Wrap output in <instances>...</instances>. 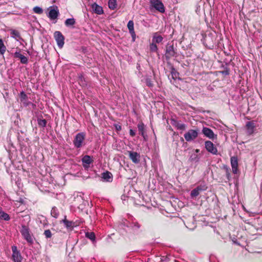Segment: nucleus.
Listing matches in <instances>:
<instances>
[{"label":"nucleus","mask_w":262,"mask_h":262,"mask_svg":"<svg viewBox=\"0 0 262 262\" xmlns=\"http://www.w3.org/2000/svg\"><path fill=\"white\" fill-rule=\"evenodd\" d=\"M20 232L23 237L27 241L29 245H31L34 243V236L31 233L29 228L25 225H22Z\"/></svg>","instance_id":"nucleus-1"},{"label":"nucleus","mask_w":262,"mask_h":262,"mask_svg":"<svg viewBox=\"0 0 262 262\" xmlns=\"http://www.w3.org/2000/svg\"><path fill=\"white\" fill-rule=\"evenodd\" d=\"M85 138V134L84 132H80L76 134L73 140L74 146L79 148L82 147Z\"/></svg>","instance_id":"nucleus-2"},{"label":"nucleus","mask_w":262,"mask_h":262,"mask_svg":"<svg viewBox=\"0 0 262 262\" xmlns=\"http://www.w3.org/2000/svg\"><path fill=\"white\" fill-rule=\"evenodd\" d=\"M150 6L161 13L165 12V7L160 0H150Z\"/></svg>","instance_id":"nucleus-3"},{"label":"nucleus","mask_w":262,"mask_h":262,"mask_svg":"<svg viewBox=\"0 0 262 262\" xmlns=\"http://www.w3.org/2000/svg\"><path fill=\"white\" fill-rule=\"evenodd\" d=\"M48 10H49V12L48 14V16L50 19L54 20L58 17L59 14V12L57 6L55 5L50 6L48 8Z\"/></svg>","instance_id":"nucleus-4"},{"label":"nucleus","mask_w":262,"mask_h":262,"mask_svg":"<svg viewBox=\"0 0 262 262\" xmlns=\"http://www.w3.org/2000/svg\"><path fill=\"white\" fill-rule=\"evenodd\" d=\"M54 38L59 48H62L64 43V37L62 33L58 31H55L54 34Z\"/></svg>","instance_id":"nucleus-5"},{"label":"nucleus","mask_w":262,"mask_h":262,"mask_svg":"<svg viewBox=\"0 0 262 262\" xmlns=\"http://www.w3.org/2000/svg\"><path fill=\"white\" fill-rule=\"evenodd\" d=\"M198 136V132L196 130L189 129L184 135L185 139L187 142H190L194 140Z\"/></svg>","instance_id":"nucleus-6"},{"label":"nucleus","mask_w":262,"mask_h":262,"mask_svg":"<svg viewBox=\"0 0 262 262\" xmlns=\"http://www.w3.org/2000/svg\"><path fill=\"white\" fill-rule=\"evenodd\" d=\"M205 147L206 149L209 152L213 155H217V149L213 143L210 141H206L205 142Z\"/></svg>","instance_id":"nucleus-7"},{"label":"nucleus","mask_w":262,"mask_h":262,"mask_svg":"<svg viewBox=\"0 0 262 262\" xmlns=\"http://www.w3.org/2000/svg\"><path fill=\"white\" fill-rule=\"evenodd\" d=\"M246 128V132L248 135H252L255 130L256 127V121L252 120L246 122L245 125Z\"/></svg>","instance_id":"nucleus-8"},{"label":"nucleus","mask_w":262,"mask_h":262,"mask_svg":"<svg viewBox=\"0 0 262 262\" xmlns=\"http://www.w3.org/2000/svg\"><path fill=\"white\" fill-rule=\"evenodd\" d=\"M202 132L205 136L210 139L213 140L217 138V135H215L212 130L209 128L204 127Z\"/></svg>","instance_id":"nucleus-9"},{"label":"nucleus","mask_w":262,"mask_h":262,"mask_svg":"<svg viewBox=\"0 0 262 262\" xmlns=\"http://www.w3.org/2000/svg\"><path fill=\"white\" fill-rule=\"evenodd\" d=\"M12 258L15 262H21V256L20 252L17 250V247L15 246L12 247Z\"/></svg>","instance_id":"nucleus-10"},{"label":"nucleus","mask_w":262,"mask_h":262,"mask_svg":"<svg viewBox=\"0 0 262 262\" xmlns=\"http://www.w3.org/2000/svg\"><path fill=\"white\" fill-rule=\"evenodd\" d=\"M176 52L173 45L166 47L165 57L166 59H169L172 57L175 56Z\"/></svg>","instance_id":"nucleus-11"},{"label":"nucleus","mask_w":262,"mask_h":262,"mask_svg":"<svg viewBox=\"0 0 262 262\" xmlns=\"http://www.w3.org/2000/svg\"><path fill=\"white\" fill-rule=\"evenodd\" d=\"M128 156L132 162L137 164L140 162V154L135 151H128Z\"/></svg>","instance_id":"nucleus-12"},{"label":"nucleus","mask_w":262,"mask_h":262,"mask_svg":"<svg viewBox=\"0 0 262 262\" xmlns=\"http://www.w3.org/2000/svg\"><path fill=\"white\" fill-rule=\"evenodd\" d=\"M127 26L129 32L131 35L132 41H135L136 38V35L134 30V21L131 20H129L127 23Z\"/></svg>","instance_id":"nucleus-13"},{"label":"nucleus","mask_w":262,"mask_h":262,"mask_svg":"<svg viewBox=\"0 0 262 262\" xmlns=\"http://www.w3.org/2000/svg\"><path fill=\"white\" fill-rule=\"evenodd\" d=\"M61 222L63 223L64 226L68 229L72 230L74 227L77 226L78 225L75 222L70 221L66 219V216L62 220Z\"/></svg>","instance_id":"nucleus-14"},{"label":"nucleus","mask_w":262,"mask_h":262,"mask_svg":"<svg viewBox=\"0 0 262 262\" xmlns=\"http://www.w3.org/2000/svg\"><path fill=\"white\" fill-rule=\"evenodd\" d=\"M206 188L207 187L205 186H198L196 188L191 191V197L192 198L196 197L199 195L200 191H204Z\"/></svg>","instance_id":"nucleus-15"},{"label":"nucleus","mask_w":262,"mask_h":262,"mask_svg":"<svg viewBox=\"0 0 262 262\" xmlns=\"http://www.w3.org/2000/svg\"><path fill=\"white\" fill-rule=\"evenodd\" d=\"M14 57L16 58H19L20 62L23 64H27L28 62V58L22 55L20 52H15L14 53Z\"/></svg>","instance_id":"nucleus-16"},{"label":"nucleus","mask_w":262,"mask_h":262,"mask_svg":"<svg viewBox=\"0 0 262 262\" xmlns=\"http://www.w3.org/2000/svg\"><path fill=\"white\" fill-rule=\"evenodd\" d=\"M231 165L233 173L234 174L237 173L238 170V161L236 157H232L231 158Z\"/></svg>","instance_id":"nucleus-17"},{"label":"nucleus","mask_w":262,"mask_h":262,"mask_svg":"<svg viewBox=\"0 0 262 262\" xmlns=\"http://www.w3.org/2000/svg\"><path fill=\"white\" fill-rule=\"evenodd\" d=\"M82 162L84 167H89L90 164L93 162V160L90 156L85 155L82 158Z\"/></svg>","instance_id":"nucleus-18"},{"label":"nucleus","mask_w":262,"mask_h":262,"mask_svg":"<svg viewBox=\"0 0 262 262\" xmlns=\"http://www.w3.org/2000/svg\"><path fill=\"white\" fill-rule=\"evenodd\" d=\"M19 97L20 101L24 104L25 106H28L29 104L28 102V98L27 95L24 91H21L19 94Z\"/></svg>","instance_id":"nucleus-19"},{"label":"nucleus","mask_w":262,"mask_h":262,"mask_svg":"<svg viewBox=\"0 0 262 262\" xmlns=\"http://www.w3.org/2000/svg\"><path fill=\"white\" fill-rule=\"evenodd\" d=\"M92 8L94 12L99 15L103 13V10L102 7L97 5L96 3H94L92 5Z\"/></svg>","instance_id":"nucleus-20"},{"label":"nucleus","mask_w":262,"mask_h":262,"mask_svg":"<svg viewBox=\"0 0 262 262\" xmlns=\"http://www.w3.org/2000/svg\"><path fill=\"white\" fill-rule=\"evenodd\" d=\"M102 178L104 181L110 182L113 180V175L110 172L107 171L102 173Z\"/></svg>","instance_id":"nucleus-21"},{"label":"nucleus","mask_w":262,"mask_h":262,"mask_svg":"<svg viewBox=\"0 0 262 262\" xmlns=\"http://www.w3.org/2000/svg\"><path fill=\"white\" fill-rule=\"evenodd\" d=\"M140 226H141L139 223L136 221H132L129 226V227L134 231H137L140 228Z\"/></svg>","instance_id":"nucleus-22"},{"label":"nucleus","mask_w":262,"mask_h":262,"mask_svg":"<svg viewBox=\"0 0 262 262\" xmlns=\"http://www.w3.org/2000/svg\"><path fill=\"white\" fill-rule=\"evenodd\" d=\"M138 128L139 132V134H140L144 139H145V126L144 124L141 122L138 124Z\"/></svg>","instance_id":"nucleus-23"},{"label":"nucleus","mask_w":262,"mask_h":262,"mask_svg":"<svg viewBox=\"0 0 262 262\" xmlns=\"http://www.w3.org/2000/svg\"><path fill=\"white\" fill-rule=\"evenodd\" d=\"M163 38L159 35L157 32L155 33L153 35L152 41L156 43H159L162 41Z\"/></svg>","instance_id":"nucleus-24"},{"label":"nucleus","mask_w":262,"mask_h":262,"mask_svg":"<svg viewBox=\"0 0 262 262\" xmlns=\"http://www.w3.org/2000/svg\"><path fill=\"white\" fill-rule=\"evenodd\" d=\"M78 81L79 84L82 87H85L87 85V82L82 74L78 75Z\"/></svg>","instance_id":"nucleus-25"},{"label":"nucleus","mask_w":262,"mask_h":262,"mask_svg":"<svg viewBox=\"0 0 262 262\" xmlns=\"http://www.w3.org/2000/svg\"><path fill=\"white\" fill-rule=\"evenodd\" d=\"M0 219L4 220L6 221H8L10 220V217L8 214L3 211L2 208H0Z\"/></svg>","instance_id":"nucleus-26"},{"label":"nucleus","mask_w":262,"mask_h":262,"mask_svg":"<svg viewBox=\"0 0 262 262\" xmlns=\"http://www.w3.org/2000/svg\"><path fill=\"white\" fill-rule=\"evenodd\" d=\"M10 34L11 37L15 39H17L21 38L19 32L16 30H11Z\"/></svg>","instance_id":"nucleus-27"},{"label":"nucleus","mask_w":262,"mask_h":262,"mask_svg":"<svg viewBox=\"0 0 262 262\" xmlns=\"http://www.w3.org/2000/svg\"><path fill=\"white\" fill-rule=\"evenodd\" d=\"M170 73L171 74L172 79H173L174 80L179 78V73L172 66L171 67Z\"/></svg>","instance_id":"nucleus-28"},{"label":"nucleus","mask_w":262,"mask_h":262,"mask_svg":"<svg viewBox=\"0 0 262 262\" xmlns=\"http://www.w3.org/2000/svg\"><path fill=\"white\" fill-rule=\"evenodd\" d=\"M108 8L114 10L117 7V0H109L108 3Z\"/></svg>","instance_id":"nucleus-29"},{"label":"nucleus","mask_w":262,"mask_h":262,"mask_svg":"<svg viewBox=\"0 0 262 262\" xmlns=\"http://www.w3.org/2000/svg\"><path fill=\"white\" fill-rule=\"evenodd\" d=\"M75 20L74 18H68L66 20L64 24L67 27L72 26L75 24Z\"/></svg>","instance_id":"nucleus-30"},{"label":"nucleus","mask_w":262,"mask_h":262,"mask_svg":"<svg viewBox=\"0 0 262 262\" xmlns=\"http://www.w3.org/2000/svg\"><path fill=\"white\" fill-rule=\"evenodd\" d=\"M51 215L55 219H57L59 216V212L57 208L55 207H54L52 208L51 211Z\"/></svg>","instance_id":"nucleus-31"},{"label":"nucleus","mask_w":262,"mask_h":262,"mask_svg":"<svg viewBox=\"0 0 262 262\" xmlns=\"http://www.w3.org/2000/svg\"><path fill=\"white\" fill-rule=\"evenodd\" d=\"M85 237L93 242H94L95 241V234L93 232H86Z\"/></svg>","instance_id":"nucleus-32"},{"label":"nucleus","mask_w":262,"mask_h":262,"mask_svg":"<svg viewBox=\"0 0 262 262\" xmlns=\"http://www.w3.org/2000/svg\"><path fill=\"white\" fill-rule=\"evenodd\" d=\"M6 50V47L4 45L2 39H0V55H4Z\"/></svg>","instance_id":"nucleus-33"},{"label":"nucleus","mask_w":262,"mask_h":262,"mask_svg":"<svg viewBox=\"0 0 262 262\" xmlns=\"http://www.w3.org/2000/svg\"><path fill=\"white\" fill-rule=\"evenodd\" d=\"M37 123L40 127H45L47 124V121L45 119H37Z\"/></svg>","instance_id":"nucleus-34"},{"label":"nucleus","mask_w":262,"mask_h":262,"mask_svg":"<svg viewBox=\"0 0 262 262\" xmlns=\"http://www.w3.org/2000/svg\"><path fill=\"white\" fill-rule=\"evenodd\" d=\"M200 160V158L198 155L196 154H192L189 158V160L191 162H198Z\"/></svg>","instance_id":"nucleus-35"},{"label":"nucleus","mask_w":262,"mask_h":262,"mask_svg":"<svg viewBox=\"0 0 262 262\" xmlns=\"http://www.w3.org/2000/svg\"><path fill=\"white\" fill-rule=\"evenodd\" d=\"M43 235L46 238H50L52 236V233L50 229L45 230L43 232Z\"/></svg>","instance_id":"nucleus-36"},{"label":"nucleus","mask_w":262,"mask_h":262,"mask_svg":"<svg viewBox=\"0 0 262 262\" xmlns=\"http://www.w3.org/2000/svg\"><path fill=\"white\" fill-rule=\"evenodd\" d=\"M33 10L34 13L36 14H40L43 13L42 9L38 6H36L34 7Z\"/></svg>","instance_id":"nucleus-37"},{"label":"nucleus","mask_w":262,"mask_h":262,"mask_svg":"<svg viewBox=\"0 0 262 262\" xmlns=\"http://www.w3.org/2000/svg\"><path fill=\"white\" fill-rule=\"evenodd\" d=\"M150 50L151 52H157L158 47L156 43L153 42L150 45Z\"/></svg>","instance_id":"nucleus-38"},{"label":"nucleus","mask_w":262,"mask_h":262,"mask_svg":"<svg viewBox=\"0 0 262 262\" xmlns=\"http://www.w3.org/2000/svg\"><path fill=\"white\" fill-rule=\"evenodd\" d=\"M145 83L147 86L149 87L153 86V83L151 79L149 78H146L145 79Z\"/></svg>","instance_id":"nucleus-39"},{"label":"nucleus","mask_w":262,"mask_h":262,"mask_svg":"<svg viewBox=\"0 0 262 262\" xmlns=\"http://www.w3.org/2000/svg\"><path fill=\"white\" fill-rule=\"evenodd\" d=\"M176 126L178 129L180 130H185L186 128V125L184 123H177Z\"/></svg>","instance_id":"nucleus-40"},{"label":"nucleus","mask_w":262,"mask_h":262,"mask_svg":"<svg viewBox=\"0 0 262 262\" xmlns=\"http://www.w3.org/2000/svg\"><path fill=\"white\" fill-rule=\"evenodd\" d=\"M229 69L226 67L225 68L224 70L221 71V73L224 75H228L229 74Z\"/></svg>","instance_id":"nucleus-41"},{"label":"nucleus","mask_w":262,"mask_h":262,"mask_svg":"<svg viewBox=\"0 0 262 262\" xmlns=\"http://www.w3.org/2000/svg\"><path fill=\"white\" fill-rule=\"evenodd\" d=\"M129 134L131 136L134 137L135 136V132L132 129L129 130Z\"/></svg>","instance_id":"nucleus-42"},{"label":"nucleus","mask_w":262,"mask_h":262,"mask_svg":"<svg viewBox=\"0 0 262 262\" xmlns=\"http://www.w3.org/2000/svg\"><path fill=\"white\" fill-rule=\"evenodd\" d=\"M230 173H229V172L227 171V172H226V177H227V179L228 180H230Z\"/></svg>","instance_id":"nucleus-43"},{"label":"nucleus","mask_w":262,"mask_h":262,"mask_svg":"<svg viewBox=\"0 0 262 262\" xmlns=\"http://www.w3.org/2000/svg\"><path fill=\"white\" fill-rule=\"evenodd\" d=\"M195 152H196V153H198V152H199V151H200V149H196L195 150Z\"/></svg>","instance_id":"nucleus-44"},{"label":"nucleus","mask_w":262,"mask_h":262,"mask_svg":"<svg viewBox=\"0 0 262 262\" xmlns=\"http://www.w3.org/2000/svg\"><path fill=\"white\" fill-rule=\"evenodd\" d=\"M117 130H119V129H121V126H119V127H117Z\"/></svg>","instance_id":"nucleus-45"}]
</instances>
